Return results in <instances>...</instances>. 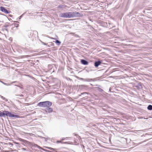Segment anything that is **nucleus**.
<instances>
[{"mask_svg":"<svg viewBox=\"0 0 152 152\" xmlns=\"http://www.w3.org/2000/svg\"><path fill=\"white\" fill-rule=\"evenodd\" d=\"M0 82L1 83V82H2V81H1V80H0Z\"/></svg>","mask_w":152,"mask_h":152,"instance_id":"31","label":"nucleus"},{"mask_svg":"<svg viewBox=\"0 0 152 152\" xmlns=\"http://www.w3.org/2000/svg\"><path fill=\"white\" fill-rule=\"evenodd\" d=\"M25 56L26 57H31L29 55H26V56Z\"/></svg>","mask_w":152,"mask_h":152,"instance_id":"23","label":"nucleus"},{"mask_svg":"<svg viewBox=\"0 0 152 152\" xmlns=\"http://www.w3.org/2000/svg\"><path fill=\"white\" fill-rule=\"evenodd\" d=\"M61 141H59V140H58L57 142H56V143H61Z\"/></svg>","mask_w":152,"mask_h":152,"instance_id":"24","label":"nucleus"},{"mask_svg":"<svg viewBox=\"0 0 152 152\" xmlns=\"http://www.w3.org/2000/svg\"><path fill=\"white\" fill-rule=\"evenodd\" d=\"M6 115L7 116H8L10 117H18V115L14 114H12L11 112L8 111H5Z\"/></svg>","mask_w":152,"mask_h":152,"instance_id":"3","label":"nucleus"},{"mask_svg":"<svg viewBox=\"0 0 152 152\" xmlns=\"http://www.w3.org/2000/svg\"><path fill=\"white\" fill-rule=\"evenodd\" d=\"M55 43L57 44L58 45H59L60 44L61 42L58 40H56L55 41Z\"/></svg>","mask_w":152,"mask_h":152,"instance_id":"14","label":"nucleus"},{"mask_svg":"<svg viewBox=\"0 0 152 152\" xmlns=\"http://www.w3.org/2000/svg\"><path fill=\"white\" fill-rule=\"evenodd\" d=\"M52 104L51 102L47 101L39 102L38 103L37 105L40 107H49L52 105Z\"/></svg>","mask_w":152,"mask_h":152,"instance_id":"2","label":"nucleus"},{"mask_svg":"<svg viewBox=\"0 0 152 152\" xmlns=\"http://www.w3.org/2000/svg\"><path fill=\"white\" fill-rule=\"evenodd\" d=\"M83 15L82 12L75 11L62 13L60 14L59 16L62 18H70L82 17Z\"/></svg>","mask_w":152,"mask_h":152,"instance_id":"1","label":"nucleus"},{"mask_svg":"<svg viewBox=\"0 0 152 152\" xmlns=\"http://www.w3.org/2000/svg\"><path fill=\"white\" fill-rule=\"evenodd\" d=\"M147 140H145L144 141H142V142H139L138 143H137L136 144V145H139L143 143V142H146Z\"/></svg>","mask_w":152,"mask_h":152,"instance_id":"15","label":"nucleus"},{"mask_svg":"<svg viewBox=\"0 0 152 152\" xmlns=\"http://www.w3.org/2000/svg\"><path fill=\"white\" fill-rule=\"evenodd\" d=\"M0 82L1 83V82H2V81H1V80H0Z\"/></svg>","mask_w":152,"mask_h":152,"instance_id":"32","label":"nucleus"},{"mask_svg":"<svg viewBox=\"0 0 152 152\" xmlns=\"http://www.w3.org/2000/svg\"><path fill=\"white\" fill-rule=\"evenodd\" d=\"M97 90L100 92H102L103 91V90L99 88H98Z\"/></svg>","mask_w":152,"mask_h":152,"instance_id":"17","label":"nucleus"},{"mask_svg":"<svg viewBox=\"0 0 152 152\" xmlns=\"http://www.w3.org/2000/svg\"><path fill=\"white\" fill-rule=\"evenodd\" d=\"M53 111V109L51 108H50V107H47V108L46 109V111L49 113L52 112Z\"/></svg>","mask_w":152,"mask_h":152,"instance_id":"9","label":"nucleus"},{"mask_svg":"<svg viewBox=\"0 0 152 152\" xmlns=\"http://www.w3.org/2000/svg\"><path fill=\"white\" fill-rule=\"evenodd\" d=\"M6 116V113H4L3 112H1L0 111V117H5Z\"/></svg>","mask_w":152,"mask_h":152,"instance_id":"12","label":"nucleus"},{"mask_svg":"<svg viewBox=\"0 0 152 152\" xmlns=\"http://www.w3.org/2000/svg\"><path fill=\"white\" fill-rule=\"evenodd\" d=\"M22 149L23 150H26V148H22Z\"/></svg>","mask_w":152,"mask_h":152,"instance_id":"26","label":"nucleus"},{"mask_svg":"<svg viewBox=\"0 0 152 152\" xmlns=\"http://www.w3.org/2000/svg\"><path fill=\"white\" fill-rule=\"evenodd\" d=\"M16 82V81H14V82H13L11 84H12L13 83H15Z\"/></svg>","mask_w":152,"mask_h":152,"instance_id":"28","label":"nucleus"},{"mask_svg":"<svg viewBox=\"0 0 152 152\" xmlns=\"http://www.w3.org/2000/svg\"><path fill=\"white\" fill-rule=\"evenodd\" d=\"M19 140L20 141H21L24 143H25L27 145H31V143L30 142L28 141H27L25 140H24L23 139H22V138H19Z\"/></svg>","mask_w":152,"mask_h":152,"instance_id":"6","label":"nucleus"},{"mask_svg":"<svg viewBox=\"0 0 152 152\" xmlns=\"http://www.w3.org/2000/svg\"><path fill=\"white\" fill-rule=\"evenodd\" d=\"M88 94V93H87V92H86L82 93L80 95H78V96H77V98H79L80 96H81V95H83V94Z\"/></svg>","mask_w":152,"mask_h":152,"instance_id":"18","label":"nucleus"},{"mask_svg":"<svg viewBox=\"0 0 152 152\" xmlns=\"http://www.w3.org/2000/svg\"><path fill=\"white\" fill-rule=\"evenodd\" d=\"M78 79L79 80H81L83 81L91 82L94 81L93 79L90 78L84 79L82 78H80L79 77L78 78Z\"/></svg>","mask_w":152,"mask_h":152,"instance_id":"4","label":"nucleus"},{"mask_svg":"<svg viewBox=\"0 0 152 152\" xmlns=\"http://www.w3.org/2000/svg\"><path fill=\"white\" fill-rule=\"evenodd\" d=\"M80 62L82 64L85 65H87L88 64V62L87 61L83 59L81 60Z\"/></svg>","mask_w":152,"mask_h":152,"instance_id":"8","label":"nucleus"},{"mask_svg":"<svg viewBox=\"0 0 152 152\" xmlns=\"http://www.w3.org/2000/svg\"><path fill=\"white\" fill-rule=\"evenodd\" d=\"M147 109L148 110H152V105L150 104L147 107Z\"/></svg>","mask_w":152,"mask_h":152,"instance_id":"13","label":"nucleus"},{"mask_svg":"<svg viewBox=\"0 0 152 152\" xmlns=\"http://www.w3.org/2000/svg\"><path fill=\"white\" fill-rule=\"evenodd\" d=\"M1 99H3V100H5L6 101H7V99H6L5 97H4L3 96H1Z\"/></svg>","mask_w":152,"mask_h":152,"instance_id":"19","label":"nucleus"},{"mask_svg":"<svg viewBox=\"0 0 152 152\" xmlns=\"http://www.w3.org/2000/svg\"><path fill=\"white\" fill-rule=\"evenodd\" d=\"M135 87L138 89H141L142 88L141 84L140 83H138L137 85L135 86Z\"/></svg>","mask_w":152,"mask_h":152,"instance_id":"10","label":"nucleus"},{"mask_svg":"<svg viewBox=\"0 0 152 152\" xmlns=\"http://www.w3.org/2000/svg\"><path fill=\"white\" fill-rule=\"evenodd\" d=\"M36 145V146L38 147V146L37 145Z\"/></svg>","mask_w":152,"mask_h":152,"instance_id":"30","label":"nucleus"},{"mask_svg":"<svg viewBox=\"0 0 152 152\" xmlns=\"http://www.w3.org/2000/svg\"><path fill=\"white\" fill-rule=\"evenodd\" d=\"M80 86L83 88H84L85 89H86L88 88V86L86 85H81Z\"/></svg>","mask_w":152,"mask_h":152,"instance_id":"11","label":"nucleus"},{"mask_svg":"<svg viewBox=\"0 0 152 152\" xmlns=\"http://www.w3.org/2000/svg\"><path fill=\"white\" fill-rule=\"evenodd\" d=\"M47 148L49 149V150H53V151H55V149H54L53 148H51V147H48Z\"/></svg>","mask_w":152,"mask_h":152,"instance_id":"20","label":"nucleus"},{"mask_svg":"<svg viewBox=\"0 0 152 152\" xmlns=\"http://www.w3.org/2000/svg\"><path fill=\"white\" fill-rule=\"evenodd\" d=\"M65 139V138H64V137H63V138H62L61 139V140H64Z\"/></svg>","mask_w":152,"mask_h":152,"instance_id":"25","label":"nucleus"},{"mask_svg":"<svg viewBox=\"0 0 152 152\" xmlns=\"http://www.w3.org/2000/svg\"><path fill=\"white\" fill-rule=\"evenodd\" d=\"M23 14L22 15H21L20 17V18L22 17V16L23 15Z\"/></svg>","mask_w":152,"mask_h":152,"instance_id":"27","label":"nucleus"},{"mask_svg":"<svg viewBox=\"0 0 152 152\" xmlns=\"http://www.w3.org/2000/svg\"><path fill=\"white\" fill-rule=\"evenodd\" d=\"M1 10L3 12H4L6 14H9L10 13L7 10L5 9L4 7H1L0 8Z\"/></svg>","mask_w":152,"mask_h":152,"instance_id":"5","label":"nucleus"},{"mask_svg":"<svg viewBox=\"0 0 152 152\" xmlns=\"http://www.w3.org/2000/svg\"><path fill=\"white\" fill-rule=\"evenodd\" d=\"M74 134L75 136H77V137L78 139H79L80 138V137L79 136H78V135H77V134Z\"/></svg>","mask_w":152,"mask_h":152,"instance_id":"21","label":"nucleus"},{"mask_svg":"<svg viewBox=\"0 0 152 152\" xmlns=\"http://www.w3.org/2000/svg\"><path fill=\"white\" fill-rule=\"evenodd\" d=\"M20 96L22 97L23 96V95L22 94H21V95Z\"/></svg>","mask_w":152,"mask_h":152,"instance_id":"29","label":"nucleus"},{"mask_svg":"<svg viewBox=\"0 0 152 152\" xmlns=\"http://www.w3.org/2000/svg\"><path fill=\"white\" fill-rule=\"evenodd\" d=\"M1 83H2L3 84H4V85L6 86H10V84L6 83H4V82H2V81L1 82Z\"/></svg>","mask_w":152,"mask_h":152,"instance_id":"16","label":"nucleus"},{"mask_svg":"<svg viewBox=\"0 0 152 152\" xmlns=\"http://www.w3.org/2000/svg\"><path fill=\"white\" fill-rule=\"evenodd\" d=\"M101 62L100 61H96L94 62V65L95 67H97L98 66L101 64Z\"/></svg>","mask_w":152,"mask_h":152,"instance_id":"7","label":"nucleus"},{"mask_svg":"<svg viewBox=\"0 0 152 152\" xmlns=\"http://www.w3.org/2000/svg\"><path fill=\"white\" fill-rule=\"evenodd\" d=\"M41 41V43H42L43 44V45H46L47 44H46V43H45L44 42H42V41Z\"/></svg>","mask_w":152,"mask_h":152,"instance_id":"22","label":"nucleus"}]
</instances>
